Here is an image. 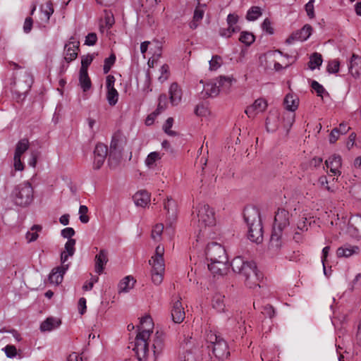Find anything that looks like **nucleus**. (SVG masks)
I'll return each instance as SVG.
<instances>
[{"mask_svg": "<svg viewBox=\"0 0 361 361\" xmlns=\"http://www.w3.org/2000/svg\"><path fill=\"white\" fill-rule=\"evenodd\" d=\"M233 272L244 278V282L249 288H255L259 286L261 274L257 271V265L253 261L244 259L241 256L235 257L231 262Z\"/></svg>", "mask_w": 361, "mask_h": 361, "instance_id": "obj_1", "label": "nucleus"}, {"mask_svg": "<svg viewBox=\"0 0 361 361\" xmlns=\"http://www.w3.org/2000/svg\"><path fill=\"white\" fill-rule=\"evenodd\" d=\"M208 269L214 274L223 275L226 270L228 257L224 247L219 243L212 242L208 243L205 250Z\"/></svg>", "mask_w": 361, "mask_h": 361, "instance_id": "obj_2", "label": "nucleus"}, {"mask_svg": "<svg viewBox=\"0 0 361 361\" xmlns=\"http://www.w3.org/2000/svg\"><path fill=\"white\" fill-rule=\"evenodd\" d=\"M243 216L248 227V238L252 242L260 243L263 240V228L259 209L255 207H245Z\"/></svg>", "mask_w": 361, "mask_h": 361, "instance_id": "obj_3", "label": "nucleus"}, {"mask_svg": "<svg viewBox=\"0 0 361 361\" xmlns=\"http://www.w3.org/2000/svg\"><path fill=\"white\" fill-rule=\"evenodd\" d=\"M192 221L194 224H197L199 228L197 240L198 241L200 239L201 235H204V230L207 227H210L215 224L214 212L208 204L200 203L192 212Z\"/></svg>", "mask_w": 361, "mask_h": 361, "instance_id": "obj_4", "label": "nucleus"}, {"mask_svg": "<svg viewBox=\"0 0 361 361\" xmlns=\"http://www.w3.org/2000/svg\"><path fill=\"white\" fill-rule=\"evenodd\" d=\"M11 199L13 204L20 207H27L34 200V188L26 180L16 185L11 191Z\"/></svg>", "mask_w": 361, "mask_h": 361, "instance_id": "obj_5", "label": "nucleus"}, {"mask_svg": "<svg viewBox=\"0 0 361 361\" xmlns=\"http://www.w3.org/2000/svg\"><path fill=\"white\" fill-rule=\"evenodd\" d=\"M149 334L147 331L139 332L135 338V345L133 350L139 361L145 360L149 353L147 339Z\"/></svg>", "mask_w": 361, "mask_h": 361, "instance_id": "obj_6", "label": "nucleus"}, {"mask_svg": "<svg viewBox=\"0 0 361 361\" xmlns=\"http://www.w3.org/2000/svg\"><path fill=\"white\" fill-rule=\"evenodd\" d=\"M33 83V77L27 70L20 73L19 78L14 81L15 91L24 99Z\"/></svg>", "mask_w": 361, "mask_h": 361, "instance_id": "obj_7", "label": "nucleus"}, {"mask_svg": "<svg viewBox=\"0 0 361 361\" xmlns=\"http://www.w3.org/2000/svg\"><path fill=\"white\" fill-rule=\"evenodd\" d=\"M108 154L107 146L102 144L98 143L94 150V161L93 168L95 170L99 169L104 164V162Z\"/></svg>", "mask_w": 361, "mask_h": 361, "instance_id": "obj_8", "label": "nucleus"}, {"mask_svg": "<svg viewBox=\"0 0 361 361\" xmlns=\"http://www.w3.org/2000/svg\"><path fill=\"white\" fill-rule=\"evenodd\" d=\"M207 348L212 350L214 356L219 360H224L230 355L228 345L224 339H220L216 344Z\"/></svg>", "mask_w": 361, "mask_h": 361, "instance_id": "obj_9", "label": "nucleus"}, {"mask_svg": "<svg viewBox=\"0 0 361 361\" xmlns=\"http://www.w3.org/2000/svg\"><path fill=\"white\" fill-rule=\"evenodd\" d=\"M80 42L75 41L73 37H71L68 43L64 46V60L68 63L75 60L78 56V50L79 49Z\"/></svg>", "mask_w": 361, "mask_h": 361, "instance_id": "obj_10", "label": "nucleus"}, {"mask_svg": "<svg viewBox=\"0 0 361 361\" xmlns=\"http://www.w3.org/2000/svg\"><path fill=\"white\" fill-rule=\"evenodd\" d=\"M69 268L68 264H61V266L54 268L49 275V281L53 284H59L62 282L63 275Z\"/></svg>", "mask_w": 361, "mask_h": 361, "instance_id": "obj_11", "label": "nucleus"}, {"mask_svg": "<svg viewBox=\"0 0 361 361\" xmlns=\"http://www.w3.org/2000/svg\"><path fill=\"white\" fill-rule=\"evenodd\" d=\"M267 107V102L264 99L259 98L252 105L247 107L245 113L249 118H254L257 114L265 111Z\"/></svg>", "mask_w": 361, "mask_h": 361, "instance_id": "obj_12", "label": "nucleus"}, {"mask_svg": "<svg viewBox=\"0 0 361 361\" xmlns=\"http://www.w3.org/2000/svg\"><path fill=\"white\" fill-rule=\"evenodd\" d=\"M325 165L334 176H338L341 174L340 169L342 165V159L340 155L334 154L330 156L329 159L326 160Z\"/></svg>", "mask_w": 361, "mask_h": 361, "instance_id": "obj_13", "label": "nucleus"}, {"mask_svg": "<svg viewBox=\"0 0 361 361\" xmlns=\"http://www.w3.org/2000/svg\"><path fill=\"white\" fill-rule=\"evenodd\" d=\"M224 82H228L231 85V80L226 77H220L218 85L217 82H208L204 85V90L207 94L210 97L216 96L220 92V86L223 85Z\"/></svg>", "mask_w": 361, "mask_h": 361, "instance_id": "obj_14", "label": "nucleus"}, {"mask_svg": "<svg viewBox=\"0 0 361 361\" xmlns=\"http://www.w3.org/2000/svg\"><path fill=\"white\" fill-rule=\"evenodd\" d=\"M180 300L181 298H179L176 301L173 302L171 310L172 320L174 323L176 324L181 323L184 320L185 316V313L182 306Z\"/></svg>", "mask_w": 361, "mask_h": 361, "instance_id": "obj_15", "label": "nucleus"}, {"mask_svg": "<svg viewBox=\"0 0 361 361\" xmlns=\"http://www.w3.org/2000/svg\"><path fill=\"white\" fill-rule=\"evenodd\" d=\"M348 229L353 237H361V214H355L350 218Z\"/></svg>", "mask_w": 361, "mask_h": 361, "instance_id": "obj_16", "label": "nucleus"}, {"mask_svg": "<svg viewBox=\"0 0 361 361\" xmlns=\"http://www.w3.org/2000/svg\"><path fill=\"white\" fill-rule=\"evenodd\" d=\"M164 209L166 211L167 218L171 225L177 216V205L176 201L172 198H167L166 201L164 202Z\"/></svg>", "mask_w": 361, "mask_h": 361, "instance_id": "obj_17", "label": "nucleus"}, {"mask_svg": "<svg viewBox=\"0 0 361 361\" xmlns=\"http://www.w3.org/2000/svg\"><path fill=\"white\" fill-rule=\"evenodd\" d=\"M122 147L121 146V141L118 135H114L112 137L110 147H109V159H118L121 157Z\"/></svg>", "mask_w": 361, "mask_h": 361, "instance_id": "obj_18", "label": "nucleus"}, {"mask_svg": "<svg viewBox=\"0 0 361 361\" xmlns=\"http://www.w3.org/2000/svg\"><path fill=\"white\" fill-rule=\"evenodd\" d=\"M108 252L105 250H101L95 256V272L98 274H101L108 262Z\"/></svg>", "mask_w": 361, "mask_h": 361, "instance_id": "obj_19", "label": "nucleus"}, {"mask_svg": "<svg viewBox=\"0 0 361 361\" xmlns=\"http://www.w3.org/2000/svg\"><path fill=\"white\" fill-rule=\"evenodd\" d=\"M348 69L353 77H359L361 75V57L353 54L350 61Z\"/></svg>", "mask_w": 361, "mask_h": 361, "instance_id": "obj_20", "label": "nucleus"}, {"mask_svg": "<svg viewBox=\"0 0 361 361\" xmlns=\"http://www.w3.org/2000/svg\"><path fill=\"white\" fill-rule=\"evenodd\" d=\"M153 353L157 358L162 352L164 347V336L163 333L157 332L152 345Z\"/></svg>", "mask_w": 361, "mask_h": 361, "instance_id": "obj_21", "label": "nucleus"}, {"mask_svg": "<svg viewBox=\"0 0 361 361\" xmlns=\"http://www.w3.org/2000/svg\"><path fill=\"white\" fill-rule=\"evenodd\" d=\"M170 102L173 106L178 105L182 98V90L176 82H173L169 87Z\"/></svg>", "mask_w": 361, "mask_h": 361, "instance_id": "obj_22", "label": "nucleus"}, {"mask_svg": "<svg viewBox=\"0 0 361 361\" xmlns=\"http://www.w3.org/2000/svg\"><path fill=\"white\" fill-rule=\"evenodd\" d=\"M274 224L286 228L289 225V212L284 209H279L276 213Z\"/></svg>", "mask_w": 361, "mask_h": 361, "instance_id": "obj_23", "label": "nucleus"}, {"mask_svg": "<svg viewBox=\"0 0 361 361\" xmlns=\"http://www.w3.org/2000/svg\"><path fill=\"white\" fill-rule=\"evenodd\" d=\"M76 240L75 239H69L65 244V250L61 254V264H65L69 257H72L75 252V245Z\"/></svg>", "mask_w": 361, "mask_h": 361, "instance_id": "obj_24", "label": "nucleus"}, {"mask_svg": "<svg viewBox=\"0 0 361 361\" xmlns=\"http://www.w3.org/2000/svg\"><path fill=\"white\" fill-rule=\"evenodd\" d=\"M133 200L137 206L145 207L150 202V195L146 190H140L133 195Z\"/></svg>", "mask_w": 361, "mask_h": 361, "instance_id": "obj_25", "label": "nucleus"}, {"mask_svg": "<svg viewBox=\"0 0 361 361\" xmlns=\"http://www.w3.org/2000/svg\"><path fill=\"white\" fill-rule=\"evenodd\" d=\"M283 227L277 226L274 224L273 231L270 238V245L273 247L279 248L281 247V237Z\"/></svg>", "mask_w": 361, "mask_h": 361, "instance_id": "obj_26", "label": "nucleus"}, {"mask_svg": "<svg viewBox=\"0 0 361 361\" xmlns=\"http://www.w3.org/2000/svg\"><path fill=\"white\" fill-rule=\"evenodd\" d=\"M285 109L294 112L298 107L299 99L296 95L288 94L284 99Z\"/></svg>", "mask_w": 361, "mask_h": 361, "instance_id": "obj_27", "label": "nucleus"}, {"mask_svg": "<svg viewBox=\"0 0 361 361\" xmlns=\"http://www.w3.org/2000/svg\"><path fill=\"white\" fill-rule=\"evenodd\" d=\"M312 27L310 25H305L300 30L293 33V37L298 41L307 40L312 34Z\"/></svg>", "mask_w": 361, "mask_h": 361, "instance_id": "obj_28", "label": "nucleus"}, {"mask_svg": "<svg viewBox=\"0 0 361 361\" xmlns=\"http://www.w3.org/2000/svg\"><path fill=\"white\" fill-rule=\"evenodd\" d=\"M79 85L84 92L89 91L92 87V82L88 72H79Z\"/></svg>", "mask_w": 361, "mask_h": 361, "instance_id": "obj_29", "label": "nucleus"}, {"mask_svg": "<svg viewBox=\"0 0 361 361\" xmlns=\"http://www.w3.org/2000/svg\"><path fill=\"white\" fill-rule=\"evenodd\" d=\"M60 324L61 322L54 318L49 317L41 324L40 331L42 332L51 331L58 327Z\"/></svg>", "mask_w": 361, "mask_h": 361, "instance_id": "obj_30", "label": "nucleus"}, {"mask_svg": "<svg viewBox=\"0 0 361 361\" xmlns=\"http://www.w3.org/2000/svg\"><path fill=\"white\" fill-rule=\"evenodd\" d=\"M212 307L219 312H222L225 309L224 295L216 293L212 300Z\"/></svg>", "mask_w": 361, "mask_h": 361, "instance_id": "obj_31", "label": "nucleus"}, {"mask_svg": "<svg viewBox=\"0 0 361 361\" xmlns=\"http://www.w3.org/2000/svg\"><path fill=\"white\" fill-rule=\"evenodd\" d=\"M262 15V9L259 6H252L247 11L245 18L247 21H255Z\"/></svg>", "mask_w": 361, "mask_h": 361, "instance_id": "obj_32", "label": "nucleus"}, {"mask_svg": "<svg viewBox=\"0 0 361 361\" xmlns=\"http://www.w3.org/2000/svg\"><path fill=\"white\" fill-rule=\"evenodd\" d=\"M135 280L130 276H126L118 284L119 292H128L133 288Z\"/></svg>", "mask_w": 361, "mask_h": 361, "instance_id": "obj_33", "label": "nucleus"}, {"mask_svg": "<svg viewBox=\"0 0 361 361\" xmlns=\"http://www.w3.org/2000/svg\"><path fill=\"white\" fill-rule=\"evenodd\" d=\"M359 251V247L357 246L341 247L336 251V255L339 257H348Z\"/></svg>", "mask_w": 361, "mask_h": 361, "instance_id": "obj_34", "label": "nucleus"}, {"mask_svg": "<svg viewBox=\"0 0 361 361\" xmlns=\"http://www.w3.org/2000/svg\"><path fill=\"white\" fill-rule=\"evenodd\" d=\"M140 332L147 331L149 336L153 328V322L150 316H145L142 317L140 320Z\"/></svg>", "mask_w": 361, "mask_h": 361, "instance_id": "obj_35", "label": "nucleus"}, {"mask_svg": "<svg viewBox=\"0 0 361 361\" xmlns=\"http://www.w3.org/2000/svg\"><path fill=\"white\" fill-rule=\"evenodd\" d=\"M322 54L314 52L310 56V61L308 63L309 68L311 70H314L316 68H319L322 66Z\"/></svg>", "mask_w": 361, "mask_h": 361, "instance_id": "obj_36", "label": "nucleus"}, {"mask_svg": "<svg viewBox=\"0 0 361 361\" xmlns=\"http://www.w3.org/2000/svg\"><path fill=\"white\" fill-rule=\"evenodd\" d=\"M29 148V140L27 138L20 140L16 146L14 154L22 156Z\"/></svg>", "mask_w": 361, "mask_h": 361, "instance_id": "obj_37", "label": "nucleus"}, {"mask_svg": "<svg viewBox=\"0 0 361 361\" xmlns=\"http://www.w3.org/2000/svg\"><path fill=\"white\" fill-rule=\"evenodd\" d=\"M149 263L152 265V271H164L165 265L164 259L152 257Z\"/></svg>", "mask_w": 361, "mask_h": 361, "instance_id": "obj_38", "label": "nucleus"}, {"mask_svg": "<svg viewBox=\"0 0 361 361\" xmlns=\"http://www.w3.org/2000/svg\"><path fill=\"white\" fill-rule=\"evenodd\" d=\"M118 92L114 88L106 90V100L110 106H115L118 100Z\"/></svg>", "mask_w": 361, "mask_h": 361, "instance_id": "obj_39", "label": "nucleus"}, {"mask_svg": "<svg viewBox=\"0 0 361 361\" xmlns=\"http://www.w3.org/2000/svg\"><path fill=\"white\" fill-rule=\"evenodd\" d=\"M255 40V37L252 32L248 31H243L240 32L239 41L246 46H250Z\"/></svg>", "mask_w": 361, "mask_h": 361, "instance_id": "obj_40", "label": "nucleus"}, {"mask_svg": "<svg viewBox=\"0 0 361 361\" xmlns=\"http://www.w3.org/2000/svg\"><path fill=\"white\" fill-rule=\"evenodd\" d=\"M310 85L318 97H323L324 95L329 96V92L317 81L312 80Z\"/></svg>", "mask_w": 361, "mask_h": 361, "instance_id": "obj_41", "label": "nucleus"}, {"mask_svg": "<svg viewBox=\"0 0 361 361\" xmlns=\"http://www.w3.org/2000/svg\"><path fill=\"white\" fill-rule=\"evenodd\" d=\"M42 230V226L39 225H34L31 228L32 232L28 231L26 233V238L29 243L35 241L38 238L37 232Z\"/></svg>", "mask_w": 361, "mask_h": 361, "instance_id": "obj_42", "label": "nucleus"}, {"mask_svg": "<svg viewBox=\"0 0 361 361\" xmlns=\"http://www.w3.org/2000/svg\"><path fill=\"white\" fill-rule=\"evenodd\" d=\"M240 30V27H235V28H231L228 26L227 28H220L219 33L221 37L229 38L232 36L233 33L238 32Z\"/></svg>", "mask_w": 361, "mask_h": 361, "instance_id": "obj_43", "label": "nucleus"}, {"mask_svg": "<svg viewBox=\"0 0 361 361\" xmlns=\"http://www.w3.org/2000/svg\"><path fill=\"white\" fill-rule=\"evenodd\" d=\"M40 10L42 13L44 14L46 21L48 22L51 16L54 13L52 3L50 1H47L45 4V7L41 6Z\"/></svg>", "mask_w": 361, "mask_h": 361, "instance_id": "obj_44", "label": "nucleus"}, {"mask_svg": "<svg viewBox=\"0 0 361 361\" xmlns=\"http://www.w3.org/2000/svg\"><path fill=\"white\" fill-rule=\"evenodd\" d=\"M168 106V97L166 94H161L159 97V102L157 105V108L155 111H157V113L161 114L162 111H164Z\"/></svg>", "mask_w": 361, "mask_h": 361, "instance_id": "obj_45", "label": "nucleus"}, {"mask_svg": "<svg viewBox=\"0 0 361 361\" xmlns=\"http://www.w3.org/2000/svg\"><path fill=\"white\" fill-rule=\"evenodd\" d=\"M173 118L169 117L166 119L165 123L163 126V130L168 135L176 136L177 135L176 132L171 130V127L173 126Z\"/></svg>", "mask_w": 361, "mask_h": 361, "instance_id": "obj_46", "label": "nucleus"}, {"mask_svg": "<svg viewBox=\"0 0 361 361\" xmlns=\"http://www.w3.org/2000/svg\"><path fill=\"white\" fill-rule=\"evenodd\" d=\"M204 7H205V4H200V2H198V5L197 6V7L195 8V11H194V14H193V19L195 20H199V21H201L202 19L203 18V16H204Z\"/></svg>", "mask_w": 361, "mask_h": 361, "instance_id": "obj_47", "label": "nucleus"}, {"mask_svg": "<svg viewBox=\"0 0 361 361\" xmlns=\"http://www.w3.org/2000/svg\"><path fill=\"white\" fill-rule=\"evenodd\" d=\"M93 59V56L90 54L87 56H82L81 59V67L80 71L87 72L88 66L92 62Z\"/></svg>", "mask_w": 361, "mask_h": 361, "instance_id": "obj_48", "label": "nucleus"}, {"mask_svg": "<svg viewBox=\"0 0 361 361\" xmlns=\"http://www.w3.org/2000/svg\"><path fill=\"white\" fill-rule=\"evenodd\" d=\"M222 59L220 56L214 55L209 61V69L211 71H216L221 65Z\"/></svg>", "mask_w": 361, "mask_h": 361, "instance_id": "obj_49", "label": "nucleus"}, {"mask_svg": "<svg viewBox=\"0 0 361 361\" xmlns=\"http://www.w3.org/2000/svg\"><path fill=\"white\" fill-rule=\"evenodd\" d=\"M161 157L159 152H152L149 153L145 160V164L147 166L151 167L152 166L156 161L158 159H160Z\"/></svg>", "mask_w": 361, "mask_h": 361, "instance_id": "obj_50", "label": "nucleus"}, {"mask_svg": "<svg viewBox=\"0 0 361 361\" xmlns=\"http://www.w3.org/2000/svg\"><path fill=\"white\" fill-rule=\"evenodd\" d=\"M261 313L266 317H269L270 319L273 318L275 316V310L270 305H266L262 306L260 309Z\"/></svg>", "mask_w": 361, "mask_h": 361, "instance_id": "obj_51", "label": "nucleus"}, {"mask_svg": "<svg viewBox=\"0 0 361 361\" xmlns=\"http://www.w3.org/2000/svg\"><path fill=\"white\" fill-rule=\"evenodd\" d=\"M197 349L186 350L182 361H199L200 356L196 355Z\"/></svg>", "mask_w": 361, "mask_h": 361, "instance_id": "obj_52", "label": "nucleus"}, {"mask_svg": "<svg viewBox=\"0 0 361 361\" xmlns=\"http://www.w3.org/2000/svg\"><path fill=\"white\" fill-rule=\"evenodd\" d=\"M88 212V208L85 205H80L79 208V219L80 221L83 224H87L90 218L87 215V213Z\"/></svg>", "mask_w": 361, "mask_h": 361, "instance_id": "obj_53", "label": "nucleus"}, {"mask_svg": "<svg viewBox=\"0 0 361 361\" xmlns=\"http://www.w3.org/2000/svg\"><path fill=\"white\" fill-rule=\"evenodd\" d=\"M205 339L207 343H210L208 346H212L222 338L215 333L210 331L209 332L207 333Z\"/></svg>", "mask_w": 361, "mask_h": 361, "instance_id": "obj_54", "label": "nucleus"}, {"mask_svg": "<svg viewBox=\"0 0 361 361\" xmlns=\"http://www.w3.org/2000/svg\"><path fill=\"white\" fill-rule=\"evenodd\" d=\"M340 62L338 59H334L329 62L327 71L329 73H337L339 71Z\"/></svg>", "mask_w": 361, "mask_h": 361, "instance_id": "obj_55", "label": "nucleus"}, {"mask_svg": "<svg viewBox=\"0 0 361 361\" xmlns=\"http://www.w3.org/2000/svg\"><path fill=\"white\" fill-rule=\"evenodd\" d=\"M238 20L239 17L237 14L229 13L226 18V23L228 24V26H229L231 28H235V27H239L238 25H237Z\"/></svg>", "mask_w": 361, "mask_h": 361, "instance_id": "obj_56", "label": "nucleus"}, {"mask_svg": "<svg viewBox=\"0 0 361 361\" xmlns=\"http://www.w3.org/2000/svg\"><path fill=\"white\" fill-rule=\"evenodd\" d=\"M104 23L108 28L111 27L115 23L113 13L107 10H104Z\"/></svg>", "mask_w": 361, "mask_h": 361, "instance_id": "obj_57", "label": "nucleus"}, {"mask_svg": "<svg viewBox=\"0 0 361 361\" xmlns=\"http://www.w3.org/2000/svg\"><path fill=\"white\" fill-rule=\"evenodd\" d=\"M161 75L159 77V80L161 82L166 80L169 75V67L167 64H164L160 68Z\"/></svg>", "mask_w": 361, "mask_h": 361, "instance_id": "obj_58", "label": "nucleus"}, {"mask_svg": "<svg viewBox=\"0 0 361 361\" xmlns=\"http://www.w3.org/2000/svg\"><path fill=\"white\" fill-rule=\"evenodd\" d=\"M271 118L269 116L266 119V129L267 132H274L278 128V123L276 118H274V123L271 122Z\"/></svg>", "mask_w": 361, "mask_h": 361, "instance_id": "obj_59", "label": "nucleus"}, {"mask_svg": "<svg viewBox=\"0 0 361 361\" xmlns=\"http://www.w3.org/2000/svg\"><path fill=\"white\" fill-rule=\"evenodd\" d=\"M3 350L8 358H13L17 355L16 348L13 345H7Z\"/></svg>", "mask_w": 361, "mask_h": 361, "instance_id": "obj_60", "label": "nucleus"}, {"mask_svg": "<svg viewBox=\"0 0 361 361\" xmlns=\"http://www.w3.org/2000/svg\"><path fill=\"white\" fill-rule=\"evenodd\" d=\"M164 229L163 224H157L152 231V238L157 240L160 238Z\"/></svg>", "mask_w": 361, "mask_h": 361, "instance_id": "obj_61", "label": "nucleus"}, {"mask_svg": "<svg viewBox=\"0 0 361 361\" xmlns=\"http://www.w3.org/2000/svg\"><path fill=\"white\" fill-rule=\"evenodd\" d=\"M97 35L94 32L87 34L85 37V44L87 46H93L97 43Z\"/></svg>", "mask_w": 361, "mask_h": 361, "instance_id": "obj_62", "label": "nucleus"}, {"mask_svg": "<svg viewBox=\"0 0 361 361\" xmlns=\"http://www.w3.org/2000/svg\"><path fill=\"white\" fill-rule=\"evenodd\" d=\"M262 30L269 35L274 33V28L271 26V23L269 18H265L262 23Z\"/></svg>", "mask_w": 361, "mask_h": 361, "instance_id": "obj_63", "label": "nucleus"}, {"mask_svg": "<svg viewBox=\"0 0 361 361\" xmlns=\"http://www.w3.org/2000/svg\"><path fill=\"white\" fill-rule=\"evenodd\" d=\"M164 271H152V281L155 285H159L163 281Z\"/></svg>", "mask_w": 361, "mask_h": 361, "instance_id": "obj_64", "label": "nucleus"}]
</instances>
